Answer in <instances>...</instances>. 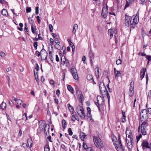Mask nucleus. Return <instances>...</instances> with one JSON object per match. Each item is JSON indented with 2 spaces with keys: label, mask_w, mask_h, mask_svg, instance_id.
I'll use <instances>...</instances> for the list:
<instances>
[{
  "label": "nucleus",
  "mask_w": 151,
  "mask_h": 151,
  "mask_svg": "<svg viewBox=\"0 0 151 151\" xmlns=\"http://www.w3.org/2000/svg\"><path fill=\"white\" fill-rule=\"evenodd\" d=\"M105 96H98L97 97V102L95 103V104L97 106L99 111L102 112L104 108V98Z\"/></svg>",
  "instance_id": "obj_1"
},
{
  "label": "nucleus",
  "mask_w": 151,
  "mask_h": 151,
  "mask_svg": "<svg viewBox=\"0 0 151 151\" xmlns=\"http://www.w3.org/2000/svg\"><path fill=\"white\" fill-rule=\"evenodd\" d=\"M140 116V119L141 122L144 120H147L148 119V116L147 110L145 109L142 110L141 111Z\"/></svg>",
  "instance_id": "obj_2"
},
{
  "label": "nucleus",
  "mask_w": 151,
  "mask_h": 151,
  "mask_svg": "<svg viewBox=\"0 0 151 151\" xmlns=\"http://www.w3.org/2000/svg\"><path fill=\"white\" fill-rule=\"evenodd\" d=\"M76 111L80 116L82 119L85 117V114L84 112V109L80 106H79L77 107Z\"/></svg>",
  "instance_id": "obj_3"
},
{
  "label": "nucleus",
  "mask_w": 151,
  "mask_h": 151,
  "mask_svg": "<svg viewBox=\"0 0 151 151\" xmlns=\"http://www.w3.org/2000/svg\"><path fill=\"white\" fill-rule=\"evenodd\" d=\"M93 141L95 145L98 147H100V146L101 147L102 144L101 139L95 136L93 137Z\"/></svg>",
  "instance_id": "obj_4"
},
{
  "label": "nucleus",
  "mask_w": 151,
  "mask_h": 151,
  "mask_svg": "<svg viewBox=\"0 0 151 151\" xmlns=\"http://www.w3.org/2000/svg\"><path fill=\"white\" fill-rule=\"evenodd\" d=\"M70 71L73 78L76 80H78V77L76 68L75 67H73Z\"/></svg>",
  "instance_id": "obj_5"
},
{
  "label": "nucleus",
  "mask_w": 151,
  "mask_h": 151,
  "mask_svg": "<svg viewBox=\"0 0 151 151\" xmlns=\"http://www.w3.org/2000/svg\"><path fill=\"white\" fill-rule=\"evenodd\" d=\"M142 149L144 150L145 148L150 149V145L149 146V144L148 142L146 140H144L142 143Z\"/></svg>",
  "instance_id": "obj_6"
},
{
  "label": "nucleus",
  "mask_w": 151,
  "mask_h": 151,
  "mask_svg": "<svg viewBox=\"0 0 151 151\" xmlns=\"http://www.w3.org/2000/svg\"><path fill=\"white\" fill-rule=\"evenodd\" d=\"M100 90L102 96L106 97V95L108 93V91L106 86L104 88H102L101 89H100Z\"/></svg>",
  "instance_id": "obj_7"
},
{
  "label": "nucleus",
  "mask_w": 151,
  "mask_h": 151,
  "mask_svg": "<svg viewBox=\"0 0 151 151\" xmlns=\"http://www.w3.org/2000/svg\"><path fill=\"white\" fill-rule=\"evenodd\" d=\"M130 17L128 15H127V14H126L125 19V24L126 26H129V22L130 19Z\"/></svg>",
  "instance_id": "obj_8"
},
{
  "label": "nucleus",
  "mask_w": 151,
  "mask_h": 151,
  "mask_svg": "<svg viewBox=\"0 0 151 151\" xmlns=\"http://www.w3.org/2000/svg\"><path fill=\"white\" fill-rule=\"evenodd\" d=\"M133 19V23L134 25L137 24L139 22V16H133L132 17Z\"/></svg>",
  "instance_id": "obj_9"
},
{
  "label": "nucleus",
  "mask_w": 151,
  "mask_h": 151,
  "mask_svg": "<svg viewBox=\"0 0 151 151\" xmlns=\"http://www.w3.org/2000/svg\"><path fill=\"white\" fill-rule=\"evenodd\" d=\"M148 125V124L144 121L141 125V129H145V130H147V127Z\"/></svg>",
  "instance_id": "obj_10"
},
{
  "label": "nucleus",
  "mask_w": 151,
  "mask_h": 151,
  "mask_svg": "<svg viewBox=\"0 0 151 151\" xmlns=\"http://www.w3.org/2000/svg\"><path fill=\"white\" fill-rule=\"evenodd\" d=\"M146 70V69L145 68H142L140 71V78H141V80L144 77Z\"/></svg>",
  "instance_id": "obj_11"
},
{
  "label": "nucleus",
  "mask_w": 151,
  "mask_h": 151,
  "mask_svg": "<svg viewBox=\"0 0 151 151\" xmlns=\"http://www.w3.org/2000/svg\"><path fill=\"white\" fill-rule=\"evenodd\" d=\"M126 142L128 145H132L133 144V138H130L128 139L127 138Z\"/></svg>",
  "instance_id": "obj_12"
},
{
  "label": "nucleus",
  "mask_w": 151,
  "mask_h": 151,
  "mask_svg": "<svg viewBox=\"0 0 151 151\" xmlns=\"http://www.w3.org/2000/svg\"><path fill=\"white\" fill-rule=\"evenodd\" d=\"M89 56L90 58V60L91 65L92 64V61L94 59V54L91 50H90L89 54Z\"/></svg>",
  "instance_id": "obj_13"
},
{
  "label": "nucleus",
  "mask_w": 151,
  "mask_h": 151,
  "mask_svg": "<svg viewBox=\"0 0 151 151\" xmlns=\"http://www.w3.org/2000/svg\"><path fill=\"white\" fill-rule=\"evenodd\" d=\"M87 110L88 111L87 112V116L88 117H91V109L89 107H88L87 109Z\"/></svg>",
  "instance_id": "obj_14"
},
{
  "label": "nucleus",
  "mask_w": 151,
  "mask_h": 151,
  "mask_svg": "<svg viewBox=\"0 0 151 151\" xmlns=\"http://www.w3.org/2000/svg\"><path fill=\"white\" fill-rule=\"evenodd\" d=\"M67 88L68 90L71 92L72 94H73L74 93V89L70 85H68L67 86Z\"/></svg>",
  "instance_id": "obj_15"
},
{
  "label": "nucleus",
  "mask_w": 151,
  "mask_h": 151,
  "mask_svg": "<svg viewBox=\"0 0 151 151\" xmlns=\"http://www.w3.org/2000/svg\"><path fill=\"white\" fill-rule=\"evenodd\" d=\"M50 129V126L49 125H46L45 126V128L44 130V132L45 134L47 135V130L49 131Z\"/></svg>",
  "instance_id": "obj_16"
},
{
  "label": "nucleus",
  "mask_w": 151,
  "mask_h": 151,
  "mask_svg": "<svg viewBox=\"0 0 151 151\" xmlns=\"http://www.w3.org/2000/svg\"><path fill=\"white\" fill-rule=\"evenodd\" d=\"M78 120V116L76 114L75 115H73L72 116V120L73 121H75V120Z\"/></svg>",
  "instance_id": "obj_17"
},
{
  "label": "nucleus",
  "mask_w": 151,
  "mask_h": 151,
  "mask_svg": "<svg viewBox=\"0 0 151 151\" xmlns=\"http://www.w3.org/2000/svg\"><path fill=\"white\" fill-rule=\"evenodd\" d=\"M78 29V25L76 24H75L73 25L72 32L74 34L76 32V30Z\"/></svg>",
  "instance_id": "obj_18"
},
{
  "label": "nucleus",
  "mask_w": 151,
  "mask_h": 151,
  "mask_svg": "<svg viewBox=\"0 0 151 151\" xmlns=\"http://www.w3.org/2000/svg\"><path fill=\"white\" fill-rule=\"evenodd\" d=\"M86 136V135H85V133L83 132H81L80 133V137L82 140H83L84 139Z\"/></svg>",
  "instance_id": "obj_19"
},
{
  "label": "nucleus",
  "mask_w": 151,
  "mask_h": 151,
  "mask_svg": "<svg viewBox=\"0 0 151 151\" xmlns=\"http://www.w3.org/2000/svg\"><path fill=\"white\" fill-rule=\"evenodd\" d=\"M44 52V54H45V59H44L45 60H46L47 59V52L46 51V50L43 48L42 49V50H41L40 51V52Z\"/></svg>",
  "instance_id": "obj_20"
},
{
  "label": "nucleus",
  "mask_w": 151,
  "mask_h": 151,
  "mask_svg": "<svg viewBox=\"0 0 151 151\" xmlns=\"http://www.w3.org/2000/svg\"><path fill=\"white\" fill-rule=\"evenodd\" d=\"M6 104L4 102H2L1 104L0 107L1 109H4L6 107Z\"/></svg>",
  "instance_id": "obj_21"
},
{
  "label": "nucleus",
  "mask_w": 151,
  "mask_h": 151,
  "mask_svg": "<svg viewBox=\"0 0 151 151\" xmlns=\"http://www.w3.org/2000/svg\"><path fill=\"white\" fill-rule=\"evenodd\" d=\"M105 86H106L104 85V83L103 82H101L99 86L100 90L102 88H104Z\"/></svg>",
  "instance_id": "obj_22"
},
{
  "label": "nucleus",
  "mask_w": 151,
  "mask_h": 151,
  "mask_svg": "<svg viewBox=\"0 0 151 151\" xmlns=\"http://www.w3.org/2000/svg\"><path fill=\"white\" fill-rule=\"evenodd\" d=\"M44 151H49L50 148L48 144H46L44 147Z\"/></svg>",
  "instance_id": "obj_23"
},
{
  "label": "nucleus",
  "mask_w": 151,
  "mask_h": 151,
  "mask_svg": "<svg viewBox=\"0 0 151 151\" xmlns=\"http://www.w3.org/2000/svg\"><path fill=\"white\" fill-rule=\"evenodd\" d=\"M115 76L116 78H118L119 76H120L121 75V73L119 71H118L117 72L114 73Z\"/></svg>",
  "instance_id": "obj_24"
},
{
  "label": "nucleus",
  "mask_w": 151,
  "mask_h": 151,
  "mask_svg": "<svg viewBox=\"0 0 151 151\" xmlns=\"http://www.w3.org/2000/svg\"><path fill=\"white\" fill-rule=\"evenodd\" d=\"M62 125L63 127V128L64 129H65L66 127H65V125H66V121L64 119H63L62 120Z\"/></svg>",
  "instance_id": "obj_25"
},
{
  "label": "nucleus",
  "mask_w": 151,
  "mask_h": 151,
  "mask_svg": "<svg viewBox=\"0 0 151 151\" xmlns=\"http://www.w3.org/2000/svg\"><path fill=\"white\" fill-rule=\"evenodd\" d=\"M1 14L3 15H5V16H6V15L7 14L8 12L5 9H3L1 12Z\"/></svg>",
  "instance_id": "obj_26"
},
{
  "label": "nucleus",
  "mask_w": 151,
  "mask_h": 151,
  "mask_svg": "<svg viewBox=\"0 0 151 151\" xmlns=\"http://www.w3.org/2000/svg\"><path fill=\"white\" fill-rule=\"evenodd\" d=\"M22 119L23 120L25 119V120L26 121L27 120V113H24V114L22 115Z\"/></svg>",
  "instance_id": "obj_27"
},
{
  "label": "nucleus",
  "mask_w": 151,
  "mask_h": 151,
  "mask_svg": "<svg viewBox=\"0 0 151 151\" xmlns=\"http://www.w3.org/2000/svg\"><path fill=\"white\" fill-rule=\"evenodd\" d=\"M24 30L25 31L26 33L27 34H28L29 33V30L28 29V27L27 26V24L26 23H25L24 24Z\"/></svg>",
  "instance_id": "obj_28"
},
{
  "label": "nucleus",
  "mask_w": 151,
  "mask_h": 151,
  "mask_svg": "<svg viewBox=\"0 0 151 151\" xmlns=\"http://www.w3.org/2000/svg\"><path fill=\"white\" fill-rule=\"evenodd\" d=\"M65 56H62L61 59V63L64 64L65 63Z\"/></svg>",
  "instance_id": "obj_29"
},
{
  "label": "nucleus",
  "mask_w": 151,
  "mask_h": 151,
  "mask_svg": "<svg viewBox=\"0 0 151 151\" xmlns=\"http://www.w3.org/2000/svg\"><path fill=\"white\" fill-rule=\"evenodd\" d=\"M30 24H31V28L32 30V31L33 34H35V30H34V28L33 26V24L32 23H31L30 22H29Z\"/></svg>",
  "instance_id": "obj_30"
},
{
  "label": "nucleus",
  "mask_w": 151,
  "mask_h": 151,
  "mask_svg": "<svg viewBox=\"0 0 151 151\" xmlns=\"http://www.w3.org/2000/svg\"><path fill=\"white\" fill-rule=\"evenodd\" d=\"M87 77V79L88 80L91 81V80H92L93 81H94L92 76L90 75H88Z\"/></svg>",
  "instance_id": "obj_31"
},
{
  "label": "nucleus",
  "mask_w": 151,
  "mask_h": 151,
  "mask_svg": "<svg viewBox=\"0 0 151 151\" xmlns=\"http://www.w3.org/2000/svg\"><path fill=\"white\" fill-rule=\"evenodd\" d=\"M76 94L78 96L82 94L81 91L79 90H78L77 91Z\"/></svg>",
  "instance_id": "obj_32"
},
{
  "label": "nucleus",
  "mask_w": 151,
  "mask_h": 151,
  "mask_svg": "<svg viewBox=\"0 0 151 151\" xmlns=\"http://www.w3.org/2000/svg\"><path fill=\"white\" fill-rule=\"evenodd\" d=\"M126 134L127 137L128 135H132V132L127 129L126 131Z\"/></svg>",
  "instance_id": "obj_33"
},
{
  "label": "nucleus",
  "mask_w": 151,
  "mask_h": 151,
  "mask_svg": "<svg viewBox=\"0 0 151 151\" xmlns=\"http://www.w3.org/2000/svg\"><path fill=\"white\" fill-rule=\"evenodd\" d=\"M141 129V132L143 135H146V130H145V129Z\"/></svg>",
  "instance_id": "obj_34"
},
{
  "label": "nucleus",
  "mask_w": 151,
  "mask_h": 151,
  "mask_svg": "<svg viewBox=\"0 0 151 151\" xmlns=\"http://www.w3.org/2000/svg\"><path fill=\"white\" fill-rule=\"evenodd\" d=\"M142 135L141 134H139L138 136H137L136 137L137 139V142H138L140 138L142 137Z\"/></svg>",
  "instance_id": "obj_35"
},
{
  "label": "nucleus",
  "mask_w": 151,
  "mask_h": 151,
  "mask_svg": "<svg viewBox=\"0 0 151 151\" xmlns=\"http://www.w3.org/2000/svg\"><path fill=\"white\" fill-rule=\"evenodd\" d=\"M55 47L56 49L58 50H60L61 48V47L60 45L58 44V43L56 44L55 45Z\"/></svg>",
  "instance_id": "obj_36"
},
{
  "label": "nucleus",
  "mask_w": 151,
  "mask_h": 151,
  "mask_svg": "<svg viewBox=\"0 0 151 151\" xmlns=\"http://www.w3.org/2000/svg\"><path fill=\"white\" fill-rule=\"evenodd\" d=\"M79 97V99L81 100L80 102L82 103L84 100V97L82 94V95L78 96Z\"/></svg>",
  "instance_id": "obj_37"
},
{
  "label": "nucleus",
  "mask_w": 151,
  "mask_h": 151,
  "mask_svg": "<svg viewBox=\"0 0 151 151\" xmlns=\"http://www.w3.org/2000/svg\"><path fill=\"white\" fill-rule=\"evenodd\" d=\"M147 99H149L151 101V90L148 93V96Z\"/></svg>",
  "instance_id": "obj_38"
},
{
  "label": "nucleus",
  "mask_w": 151,
  "mask_h": 151,
  "mask_svg": "<svg viewBox=\"0 0 151 151\" xmlns=\"http://www.w3.org/2000/svg\"><path fill=\"white\" fill-rule=\"evenodd\" d=\"M31 9L30 7H27L26 8V11L27 13L30 12H31Z\"/></svg>",
  "instance_id": "obj_39"
},
{
  "label": "nucleus",
  "mask_w": 151,
  "mask_h": 151,
  "mask_svg": "<svg viewBox=\"0 0 151 151\" xmlns=\"http://www.w3.org/2000/svg\"><path fill=\"white\" fill-rule=\"evenodd\" d=\"M33 46L35 50H36L37 47V42H35L33 43Z\"/></svg>",
  "instance_id": "obj_40"
},
{
  "label": "nucleus",
  "mask_w": 151,
  "mask_h": 151,
  "mask_svg": "<svg viewBox=\"0 0 151 151\" xmlns=\"http://www.w3.org/2000/svg\"><path fill=\"white\" fill-rule=\"evenodd\" d=\"M49 28L50 31V32H52V30L53 29V27L52 25L51 24L49 25Z\"/></svg>",
  "instance_id": "obj_41"
},
{
  "label": "nucleus",
  "mask_w": 151,
  "mask_h": 151,
  "mask_svg": "<svg viewBox=\"0 0 151 151\" xmlns=\"http://www.w3.org/2000/svg\"><path fill=\"white\" fill-rule=\"evenodd\" d=\"M107 13H106V12H102V13H101V15L102 16H103V17L104 18H106V17H107Z\"/></svg>",
  "instance_id": "obj_42"
},
{
  "label": "nucleus",
  "mask_w": 151,
  "mask_h": 151,
  "mask_svg": "<svg viewBox=\"0 0 151 151\" xmlns=\"http://www.w3.org/2000/svg\"><path fill=\"white\" fill-rule=\"evenodd\" d=\"M68 132L69 133V134L70 135H72L73 133V132L72 131L71 129L70 128H69L68 129Z\"/></svg>",
  "instance_id": "obj_43"
},
{
  "label": "nucleus",
  "mask_w": 151,
  "mask_h": 151,
  "mask_svg": "<svg viewBox=\"0 0 151 151\" xmlns=\"http://www.w3.org/2000/svg\"><path fill=\"white\" fill-rule=\"evenodd\" d=\"M146 58L148 60V63H149V61L151 60V56L149 55H146Z\"/></svg>",
  "instance_id": "obj_44"
},
{
  "label": "nucleus",
  "mask_w": 151,
  "mask_h": 151,
  "mask_svg": "<svg viewBox=\"0 0 151 151\" xmlns=\"http://www.w3.org/2000/svg\"><path fill=\"white\" fill-rule=\"evenodd\" d=\"M122 62V61L120 59H118L116 61V63L117 65H119L121 64Z\"/></svg>",
  "instance_id": "obj_45"
},
{
  "label": "nucleus",
  "mask_w": 151,
  "mask_h": 151,
  "mask_svg": "<svg viewBox=\"0 0 151 151\" xmlns=\"http://www.w3.org/2000/svg\"><path fill=\"white\" fill-rule=\"evenodd\" d=\"M108 10V8H105V7H103L102 9V12L104 13V12L106 13H107V11Z\"/></svg>",
  "instance_id": "obj_46"
},
{
  "label": "nucleus",
  "mask_w": 151,
  "mask_h": 151,
  "mask_svg": "<svg viewBox=\"0 0 151 151\" xmlns=\"http://www.w3.org/2000/svg\"><path fill=\"white\" fill-rule=\"evenodd\" d=\"M95 74L96 75V77H99V68L98 67L97 68V71L96 72Z\"/></svg>",
  "instance_id": "obj_47"
},
{
  "label": "nucleus",
  "mask_w": 151,
  "mask_h": 151,
  "mask_svg": "<svg viewBox=\"0 0 151 151\" xmlns=\"http://www.w3.org/2000/svg\"><path fill=\"white\" fill-rule=\"evenodd\" d=\"M17 102L18 104H21L22 103L23 101L20 99H18L17 100Z\"/></svg>",
  "instance_id": "obj_48"
},
{
  "label": "nucleus",
  "mask_w": 151,
  "mask_h": 151,
  "mask_svg": "<svg viewBox=\"0 0 151 151\" xmlns=\"http://www.w3.org/2000/svg\"><path fill=\"white\" fill-rule=\"evenodd\" d=\"M130 5V3L127 1L126 3L124 6V9L126 8L129 7Z\"/></svg>",
  "instance_id": "obj_49"
},
{
  "label": "nucleus",
  "mask_w": 151,
  "mask_h": 151,
  "mask_svg": "<svg viewBox=\"0 0 151 151\" xmlns=\"http://www.w3.org/2000/svg\"><path fill=\"white\" fill-rule=\"evenodd\" d=\"M68 108V109H69V110L71 111H73L74 110L73 108V107L70 104H69Z\"/></svg>",
  "instance_id": "obj_50"
},
{
  "label": "nucleus",
  "mask_w": 151,
  "mask_h": 151,
  "mask_svg": "<svg viewBox=\"0 0 151 151\" xmlns=\"http://www.w3.org/2000/svg\"><path fill=\"white\" fill-rule=\"evenodd\" d=\"M83 147L85 149H87V148H88L87 147V145H86V144L84 142H83Z\"/></svg>",
  "instance_id": "obj_51"
},
{
  "label": "nucleus",
  "mask_w": 151,
  "mask_h": 151,
  "mask_svg": "<svg viewBox=\"0 0 151 151\" xmlns=\"http://www.w3.org/2000/svg\"><path fill=\"white\" fill-rule=\"evenodd\" d=\"M5 54L4 52L1 51L0 52V55L2 57H5Z\"/></svg>",
  "instance_id": "obj_52"
},
{
  "label": "nucleus",
  "mask_w": 151,
  "mask_h": 151,
  "mask_svg": "<svg viewBox=\"0 0 151 151\" xmlns=\"http://www.w3.org/2000/svg\"><path fill=\"white\" fill-rule=\"evenodd\" d=\"M134 82L133 81H132L130 83V87L131 88H134Z\"/></svg>",
  "instance_id": "obj_53"
},
{
  "label": "nucleus",
  "mask_w": 151,
  "mask_h": 151,
  "mask_svg": "<svg viewBox=\"0 0 151 151\" xmlns=\"http://www.w3.org/2000/svg\"><path fill=\"white\" fill-rule=\"evenodd\" d=\"M35 53V54L38 57L41 54L40 52H39L37 50L36 51Z\"/></svg>",
  "instance_id": "obj_54"
},
{
  "label": "nucleus",
  "mask_w": 151,
  "mask_h": 151,
  "mask_svg": "<svg viewBox=\"0 0 151 151\" xmlns=\"http://www.w3.org/2000/svg\"><path fill=\"white\" fill-rule=\"evenodd\" d=\"M40 17L39 16H37L36 17V18L37 19V22L38 23L40 24Z\"/></svg>",
  "instance_id": "obj_55"
},
{
  "label": "nucleus",
  "mask_w": 151,
  "mask_h": 151,
  "mask_svg": "<svg viewBox=\"0 0 151 151\" xmlns=\"http://www.w3.org/2000/svg\"><path fill=\"white\" fill-rule=\"evenodd\" d=\"M40 35L41 34H40V33L38 34V40H43V39L42 37H41L40 36Z\"/></svg>",
  "instance_id": "obj_56"
},
{
  "label": "nucleus",
  "mask_w": 151,
  "mask_h": 151,
  "mask_svg": "<svg viewBox=\"0 0 151 151\" xmlns=\"http://www.w3.org/2000/svg\"><path fill=\"white\" fill-rule=\"evenodd\" d=\"M55 43L56 44L57 43H60V41L58 40V38H56L55 39Z\"/></svg>",
  "instance_id": "obj_57"
},
{
  "label": "nucleus",
  "mask_w": 151,
  "mask_h": 151,
  "mask_svg": "<svg viewBox=\"0 0 151 151\" xmlns=\"http://www.w3.org/2000/svg\"><path fill=\"white\" fill-rule=\"evenodd\" d=\"M68 41L70 46H71V45H72V44H73V43L72 42L71 40L69 39H68Z\"/></svg>",
  "instance_id": "obj_58"
},
{
  "label": "nucleus",
  "mask_w": 151,
  "mask_h": 151,
  "mask_svg": "<svg viewBox=\"0 0 151 151\" xmlns=\"http://www.w3.org/2000/svg\"><path fill=\"white\" fill-rule=\"evenodd\" d=\"M133 94H134V92H132V91H129V96H130L131 97L132 96H133Z\"/></svg>",
  "instance_id": "obj_59"
},
{
  "label": "nucleus",
  "mask_w": 151,
  "mask_h": 151,
  "mask_svg": "<svg viewBox=\"0 0 151 151\" xmlns=\"http://www.w3.org/2000/svg\"><path fill=\"white\" fill-rule=\"evenodd\" d=\"M60 93V91L59 89H57L56 91V93L57 96H58Z\"/></svg>",
  "instance_id": "obj_60"
},
{
  "label": "nucleus",
  "mask_w": 151,
  "mask_h": 151,
  "mask_svg": "<svg viewBox=\"0 0 151 151\" xmlns=\"http://www.w3.org/2000/svg\"><path fill=\"white\" fill-rule=\"evenodd\" d=\"M50 42L51 43V44L53 45L54 44L53 40L52 38H51L50 39Z\"/></svg>",
  "instance_id": "obj_61"
},
{
  "label": "nucleus",
  "mask_w": 151,
  "mask_h": 151,
  "mask_svg": "<svg viewBox=\"0 0 151 151\" xmlns=\"http://www.w3.org/2000/svg\"><path fill=\"white\" fill-rule=\"evenodd\" d=\"M55 57H56V60L57 61V62H59V58L58 57V55H55Z\"/></svg>",
  "instance_id": "obj_62"
},
{
  "label": "nucleus",
  "mask_w": 151,
  "mask_h": 151,
  "mask_svg": "<svg viewBox=\"0 0 151 151\" xmlns=\"http://www.w3.org/2000/svg\"><path fill=\"white\" fill-rule=\"evenodd\" d=\"M138 55H141V56H146V55L145 54H144V53L142 52H139L138 53Z\"/></svg>",
  "instance_id": "obj_63"
},
{
  "label": "nucleus",
  "mask_w": 151,
  "mask_h": 151,
  "mask_svg": "<svg viewBox=\"0 0 151 151\" xmlns=\"http://www.w3.org/2000/svg\"><path fill=\"white\" fill-rule=\"evenodd\" d=\"M147 112H148L149 114H151V108H149L148 109V110H147Z\"/></svg>",
  "instance_id": "obj_64"
}]
</instances>
